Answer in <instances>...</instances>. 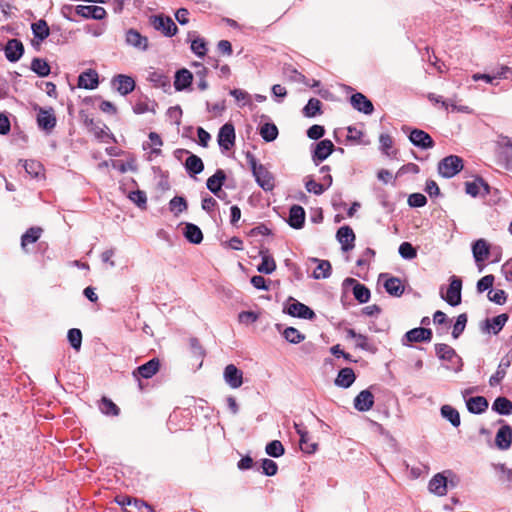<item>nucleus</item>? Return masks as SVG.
Returning a JSON list of instances; mask_svg holds the SVG:
<instances>
[{
  "label": "nucleus",
  "instance_id": "obj_55",
  "mask_svg": "<svg viewBox=\"0 0 512 512\" xmlns=\"http://www.w3.org/2000/svg\"><path fill=\"white\" fill-rule=\"evenodd\" d=\"M67 337L70 345L78 351L82 344V332L77 328H72L68 331Z\"/></svg>",
  "mask_w": 512,
  "mask_h": 512
},
{
  "label": "nucleus",
  "instance_id": "obj_61",
  "mask_svg": "<svg viewBox=\"0 0 512 512\" xmlns=\"http://www.w3.org/2000/svg\"><path fill=\"white\" fill-rule=\"evenodd\" d=\"M488 298L490 301L502 305L507 300V294L504 290L496 289V290H489L488 292Z\"/></svg>",
  "mask_w": 512,
  "mask_h": 512
},
{
  "label": "nucleus",
  "instance_id": "obj_21",
  "mask_svg": "<svg viewBox=\"0 0 512 512\" xmlns=\"http://www.w3.org/2000/svg\"><path fill=\"white\" fill-rule=\"evenodd\" d=\"M160 368V361L157 358H153L145 364L139 366L134 372V376H141L142 378L149 379L153 377Z\"/></svg>",
  "mask_w": 512,
  "mask_h": 512
},
{
  "label": "nucleus",
  "instance_id": "obj_60",
  "mask_svg": "<svg viewBox=\"0 0 512 512\" xmlns=\"http://www.w3.org/2000/svg\"><path fill=\"white\" fill-rule=\"evenodd\" d=\"M129 199L140 208H144L147 203L146 194H145V192H143L141 190H136V191L130 192Z\"/></svg>",
  "mask_w": 512,
  "mask_h": 512
},
{
  "label": "nucleus",
  "instance_id": "obj_23",
  "mask_svg": "<svg viewBox=\"0 0 512 512\" xmlns=\"http://www.w3.org/2000/svg\"><path fill=\"white\" fill-rule=\"evenodd\" d=\"M288 313L293 317H299L303 319L311 320L315 317V313L311 308L298 301H294L289 305Z\"/></svg>",
  "mask_w": 512,
  "mask_h": 512
},
{
  "label": "nucleus",
  "instance_id": "obj_34",
  "mask_svg": "<svg viewBox=\"0 0 512 512\" xmlns=\"http://www.w3.org/2000/svg\"><path fill=\"white\" fill-rule=\"evenodd\" d=\"M467 409L473 414H480L488 408V401L483 396L471 397L466 402Z\"/></svg>",
  "mask_w": 512,
  "mask_h": 512
},
{
  "label": "nucleus",
  "instance_id": "obj_2",
  "mask_svg": "<svg viewBox=\"0 0 512 512\" xmlns=\"http://www.w3.org/2000/svg\"><path fill=\"white\" fill-rule=\"evenodd\" d=\"M463 169V160L456 155L445 157L439 162L438 171L440 175L451 178Z\"/></svg>",
  "mask_w": 512,
  "mask_h": 512
},
{
  "label": "nucleus",
  "instance_id": "obj_3",
  "mask_svg": "<svg viewBox=\"0 0 512 512\" xmlns=\"http://www.w3.org/2000/svg\"><path fill=\"white\" fill-rule=\"evenodd\" d=\"M34 110L37 111V124L38 127L47 132H51L56 126V116L52 107L43 108L38 105L34 106Z\"/></svg>",
  "mask_w": 512,
  "mask_h": 512
},
{
  "label": "nucleus",
  "instance_id": "obj_28",
  "mask_svg": "<svg viewBox=\"0 0 512 512\" xmlns=\"http://www.w3.org/2000/svg\"><path fill=\"white\" fill-rule=\"evenodd\" d=\"M305 222V210L299 205H293L290 208L288 223L295 229L303 227Z\"/></svg>",
  "mask_w": 512,
  "mask_h": 512
},
{
  "label": "nucleus",
  "instance_id": "obj_22",
  "mask_svg": "<svg viewBox=\"0 0 512 512\" xmlns=\"http://www.w3.org/2000/svg\"><path fill=\"white\" fill-rule=\"evenodd\" d=\"M511 362L512 357L509 355H506L501 359L496 372L489 379L490 386L495 387L501 383L507 373V369L511 365Z\"/></svg>",
  "mask_w": 512,
  "mask_h": 512
},
{
  "label": "nucleus",
  "instance_id": "obj_44",
  "mask_svg": "<svg viewBox=\"0 0 512 512\" xmlns=\"http://www.w3.org/2000/svg\"><path fill=\"white\" fill-rule=\"evenodd\" d=\"M441 414L444 418H446L454 427H458L460 425V415L459 412L450 405H443L441 407Z\"/></svg>",
  "mask_w": 512,
  "mask_h": 512
},
{
  "label": "nucleus",
  "instance_id": "obj_33",
  "mask_svg": "<svg viewBox=\"0 0 512 512\" xmlns=\"http://www.w3.org/2000/svg\"><path fill=\"white\" fill-rule=\"evenodd\" d=\"M384 288L388 294L394 297H400L405 290L402 281L397 277H389L384 282Z\"/></svg>",
  "mask_w": 512,
  "mask_h": 512
},
{
  "label": "nucleus",
  "instance_id": "obj_14",
  "mask_svg": "<svg viewBox=\"0 0 512 512\" xmlns=\"http://www.w3.org/2000/svg\"><path fill=\"white\" fill-rule=\"evenodd\" d=\"M113 85L115 86L116 90L121 95H127L131 93L135 89V81L132 77L119 74L115 76L112 80Z\"/></svg>",
  "mask_w": 512,
  "mask_h": 512
},
{
  "label": "nucleus",
  "instance_id": "obj_16",
  "mask_svg": "<svg viewBox=\"0 0 512 512\" xmlns=\"http://www.w3.org/2000/svg\"><path fill=\"white\" fill-rule=\"evenodd\" d=\"M5 56L10 62L18 61L23 53L24 46L22 42L18 39H10L5 46Z\"/></svg>",
  "mask_w": 512,
  "mask_h": 512
},
{
  "label": "nucleus",
  "instance_id": "obj_15",
  "mask_svg": "<svg viewBox=\"0 0 512 512\" xmlns=\"http://www.w3.org/2000/svg\"><path fill=\"white\" fill-rule=\"evenodd\" d=\"M351 105L354 109L364 114H372L374 107L372 102L362 93L357 92L350 98Z\"/></svg>",
  "mask_w": 512,
  "mask_h": 512
},
{
  "label": "nucleus",
  "instance_id": "obj_31",
  "mask_svg": "<svg viewBox=\"0 0 512 512\" xmlns=\"http://www.w3.org/2000/svg\"><path fill=\"white\" fill-rule=\"evenodd\" d=\"M192 80V73L187 69H181L176 72L174 87L177 91H182L191 85Z\"/></svg>",
  "mask_w": 512,
  "mask_h": 512
},
{
  "label": "nucleus",
  "instance_id": "obj_27",
  "mask_svg": "<svg viewBox=\"0 0 512 512\" xmlns=\"http://www.w3.org/2000/svg\"><path fill=\"white\" fill-rule=\"evenodd\" d=\"M334 150V144L331 140L324 139L316 144L313 154L314 161L325 160Z\"/></svg>",
  "mask_w": 512,
  "mask_h": 512
},
{
  "label": "nucleus",
  "instance_id": "obj_11",
  "mask_svg": "<svg viewBox=\"0 0 512 512\" xmlns=\"http://www.w3.org/2000/svg\"><path fill=\"white\" fill-rule=\"evenodd\" d=\"M409 140L413 145L422 149H431L435 145L432 137L421 129H413L410 132Z\"/></svg>",
  "mask_w": 512,
  "mask_h": 512
},
{
  "label": "nucleus",
  "instance_id": "obj_17",
  "mask_svg": "<svg viewBox=\"0 0 512 512\" xmlns=\"http://www.w3.org/2000/svg\"><path fill=\"white\" fill-rule=\"evenodd\" d=\"M99 84L98 73L96 70L88 69L82 72L78 77V87L84 89H95Z\"/></svg>",
  "mask_w": 512,
  "mask_h": 512
},
{
  "label": "nucleus",
  "instance_id": "obj_52",
  "mask_svg": "<svg viewBox=\"0 0 512 512\" xmlns=\"http://www.w3.org/2000/svg\"><path fill=\"white\" fill-rule=\"evenodd\" d=\"M283 337L292 344H298L302 342L305 339V335L300 333L296 328L294 327H287L283 333Z\"/></svg>",
  "mask_w": 512,
  "mask_h": 512
},
{
  "label": "nucleus",
  "instance_id": "obj_56",
  "mask_svg": "<svg viewBox=\"0 0 512 512\" xmlns=\"http://www.w3.org/2000/svg\"><path fill=\"white\" fill-rule=\"evenodd\" d=\"M170 210L176 215L187 209V202L185 198L181 196L173 197L169 202Z\"/></svg>",
  "mask_w": 512,
  "mask_h": 512
},
{
  "label": "nucleus",
  "instance_id": "obj_30",
  "mask_svg": "<svg viewBox=\"0 0 512 512\" xmlns=\"http://www.w3.org/2000/svg\"><path fill=\"white\" fill-rule=\"evenodd\" d=\"M348 338L355 339L356 347L365 351L374 352L375 347L370 343L369 338L366 335L357 333L354 329H346Z\"/></svg>",
  "mask_w": 512,
  "mask_h": 512
},
{
  "label": "nucleus",
  "instance_id": "obj_62",
  "mask_svg": "<svg viewBox=\"0 0 512 512\" xmlns=\"http://www.w3.org/2000/svg\"><path fill=\"white\" fill-rule=\"evenodd\" d=\"M493 283H494V276L492 274H489V275H486L484 277H482L478 282H477V290L478 292H484L486 290H491L492 286H493Z\"/></svg>",
  "mask_w": 512,
  "mask_h": 512
},
{
  "label": "nucleus",
  "instance_id": "obj_59",
  "mask_svg": "<svg viewBox=\"0 0 512 512\" xmlns=\"http://www.w3.org/2000/svg\"><path fill=\"white\" fill-rule=\"evenodd\" d=\"M151 507L141 500L134 498L125 512H149Z\"/></svg>",
  "mask_w": 512,
  "mask_h": 512
},
{
  "label": "nucleus",
  "instance_id": "obj_18",
  "mask_svg": "<svg viewBox=\"0 0 512 512\" xmlns=\"http://www.w3.org/2000/svg\"><path fill=\"white\" fill-rule=\"evenodd\" d=\"M374 405V395L369 390H362L354 399V407L360 412L369 411Z\"/></svg>",
  "mask_w": 512,
  "mask_h": 512
},
{
  "label": "nucleus",
  "instance_id": "obj_43",
  "mask_svg": "<svg viewBox=\"0 0 512 512\" xmlns=\"http://www.w3.org/2000/svg\"><path fill=\"white\" fill-rule=\"evenodd\" d=\"M316 262H318V265L316 269L313 272V277L315 279H325L328 278L331 274V264L328 260H318L315 259Z\"/></svg>",
  "mask_w": 512,
  "mask_h": 512
},
{
  "label": "nucleus",
  "instance_id": "obj_7",
  "mask_svg": "<svg viewBox=\"0 0 512 512\" xmlns=\"http://www.w3.org/2000/svg\"><path fill=\"white\" fill-rule=\"evenodd\" d=\"M226 180V174L222 169H218L212 176L207 179V188L217 197L226 195V192L222 191V186Z\"/></svg>",
  "mask_w": 512,
  "mask_h": 512
},
{
  "label": "nucleus",
  "instance_id": "obj_12",
  "mask_svg": "<svg viewBox=\"0 0 512 512\" xmlns=\"http://www.w3.org/2000/svg\"><path fill=\"white\" fill-rule=\"evenodd\" d=\"M224 379L231 388L237 389L243 384V372L234 364H229L224 369Z\"/></svg>",
  "mask_w": 512,
  "mask_h": 512
},
{
  "label": "nucleus",
  "instance_id": "obj_35",
  "mask_svg": "<svg viewBox=\"0 0 512 512\" xmlns=\"http://www.w3.org/2000/svg\"><path fill=\"white\" fill-rule=\"evenodd\" d=\"M355 373L352 368H343L339 371L335 384L339 387L348 388L355 381Z\"/></svg>",
  "mask_w": 512,
  "mask_h": 512
},
{
  "label": "nucleus",
  "instance_id": "obj_46",
  "mask_svg": "<svg viewBox=\"0 0 512 512\" xmlns=\"http://www.w3.org/2000/svg\"><path fill=\"white\" fill-rule=\"evenodd\" d=\"M31 70L40 77H45L50 73V66L46 60L41 58H34L31 62Z\"/></svg>",
  "mask_w": 512,
  "mask_h": 512
},
{
  "label": "nucleus",
  "instance_id": "obj_42",
  "mask_svg": "<svg viewBox=\"0 0 512 512\" xmlns=\"http://www.w3.org/2000/svg\"><path fill=\"white\" fill-rule=\"evenodd\" d=\"M483 187L486 193H489V186L481 178H478L472 182L465 183L466 193L476 197L480 193V188Z\"/></svg>",
  "mask_w": 512,
  "mask_h": 512
},
{
  "label": "nucleus",
  "instance_id": "obj_26",
  "mask_svg": "<svg viewBox=\"0 0 512 512\" xmlns=\"http://www.w3.org/2000/svg\"><path fill=\"white\" fill-rule=\"evenodd\" d=\"M472 252L477 263L483 262L490 255V245L485 239H478L472 246Z\"/></svg>",
  "mask_w": 512,
  "mask_h": 512
},
{
  "label": "nucleus",
  "instance_id": "obj_37",
  "mask_svg": "<svg viewBox=\"0 0 512 512\" xmlns=\"http://www.w3.org/2000/svg\"><path fill=\"white\" fill-rule=\"evenodd\" d=\"M189 345L191 349V355L197 362V368H200L206 355L205 349L202 347L199 340L195 337L189 339Z\"/></svg>",
  "mask_w": 512,
  "mask_h": 512
},
{
  "label": "nucleus",
  "instance_id": "obj_39",
  "mask_svg": "<svg viewBox=\"0 0 512 512\" xmlns=\"http://www.w3.org/2000/svg\"><path fill=\"white\" fill-rule=\"evenodd\" d=\"M492 409L501 415L512 413V402L506 397H498L494 400Z\"/></svg>",
  "mask_w": 512,
  "mask_h": 512
},
{
  "label": "nucleus",
  "instance_id": "obj_58",
  "mask_svg": "<svg viewBox=\"0 0 512 512\" xmlns=\"http://www.w3.org/2000/svg\"><path fill=\"white\" fill-rule=\"evenodd\" d=\"M399 254L404 259H414L417 256L416 249L409 242H403L399 246Z\"/></svg>",
  "mask_w": 512,
  "mask_h": 512
},
{
  "label": "nucleus",
  "instance_id": "obj_53",
  "mask_svg": "<svg viewBox=\"0 0 512 512\" xmlns=\"http://www.w3.org/2000/svg\"><path fill=\"white\" fill-rule=\"evenodd\" d=\"M497 144L501 149H503V153L507 160L512 162V138L500 135Z\"/></svg>",
  "mask_w": 512,
  "mask_h": 512
},
{
  "label": "nucleus",
  "instance_id": "obj_54",
  "mask_svg": "<svg viewBox=\"0 0 512 512\" xmlns=\"http://www.w3.org/2000/svg\"><path fill=\"white\" fill-rule=\"evenodd\" d=\"M265 451L269 456L278 458L284 454L285 449L280 441L273 440L266 445Z\"/></svg>",
  "mask_w": 512,
  "mask_h": 512
},
{
  "label": "nucleus",
  "instance_id": "obj_36",
  "mask_svg": "<svg viewBox=\"0 0 512 512\" xmlns=\"http://www.w3.org/2000/svg\"><path fill=\"white\" fill-rule=\"evenodd\" d=\"M347 282L353 283V295L360 303H366L370 299V290L363 284L357 282L355 279L348 278Z\"/></svg>",
  "mask_w": 512,
  "mask_h": 512
},
{
  "label": "nucleus",
  "instance_id": "obj_64",
  "mask_svg": "<svg viewBox=\"0 0 512 512\" xmlns=\"http://www.w3.org/2000/svg\"><path fill=\"white\" fill-rule=\"evenodd\" d=\"M427 203V198L421 193H413L408 197V204L411 207H423Z\"/></svg>",
  "mask_w": 512,
  "mask_h": 512
},
{
  "label": "nucleus",
  "instance_id": "obj_32",
  "mask_svg": "<svg viewBox=\"0 0 512 512\" xmlns=\"http://www.w3.org/2000/svg\"><path fill=\"white\" fill-rule=\"evenodd\" d=\"M43 233V229L41 227H31L29 228L21 237V248L25 252H27V246L29 244H33L39 240Z\"/></svg>",
  "mask_w": 512,
  "mask_h": 512
},
{
  "label": "nucleus",
  "instance_id": "obj_45",
  "mask_svg": "<svg viewBox=\"0 0 512 512\" xmlns=\"http://www.w3.org/2000/svg\"><path fill=\"white\" fill-rule=\"evenodd\" d=\"M84 124L86 128L92 132L97 138L101 139L106 135L104 130L105 125L101 126V122L95 121L93 118L86 117L84 119Z\"/></svg>",
  "mask_w": 512,
  "mask_h": 512
},
{
  "label": "nucleus",
  "instance_id": "obj_41",
  "mask_svg": "<svg viewBox=\"0 0 512 512\" xmlns=\"http://www.w3.org/2000/svg\"><path fill=\"white\" fill-rule=\"evenodd\" d=\"M185 167L188 172L193 174H199L204 169L203 161L197 155L191 154L185 161Z\"/></svg>",
  "mask_w": 512,
  "mask_h": 512
},
{
  "label": "nucleus",
  "instance_id": "obj_19",
  "mask_svg": "<svg viewBox=\"0 0 512 512\" xmlns=\"http://www.w3.org/2000/svg\"><path fill=\"white\" fill-rule=\"evenodd\" d=\"M76 13L84 18H92L95 20H102L106 17V10L101 6L79 5L76 8Z\"/></svg>",
  "mask_w": 512,
  "mask_h": 512
},
{
  "label": "nucleus",
  "instance_id": "obj_49",
  "mask_svg": "<svg viewBox=\"0 0 512 512\" xmlns=\"http://www.w3.org/2000/svg\"><path fill=\"white\" fill-rule=\"evenodd\" d=\"M260 135L267 142L274 141L278 136V128L273 123H265L260 128Z\"/></svg>",
  "mask_w": 512,
  "mask_h": 512
},
{
  "label": "nucleus",
  "instance_id": "obj_20",
  "mask_svg": "<svg viewBox=\"0 0 512 512\" xmlns=\"http://www.w3.org/2000/svg\"><path fill=\"white\" fill-rule=\"evenodd\" d=\"M447 478L442 473H437L429 481L428 489L437 496H444L447 493Z\"/></svg>",
  "mask_w": 512,
  "mask_h": 512
},
{
  "label": "nucleus",
  "instance_id": "obj_4",
  "mask_svg": "<svg viewBox=\"0 0 512 512\" xmlns=\"http://www.w3.org/2000/svg\"><path fill=\"white\" fill-rule=\"evenodd\" d=\"M151 24L154 29L161 31L165 36L171 37L174 36L178 28L174 21L168 17L163 15H156L150 18Z\"/></svg>",
  "mask_w": 512,
  "mask_h": 512
},
{
  "label": "nucleus",
  "instance_id": "obj_13",
  "mask_svg": "<svg viewBox=\"0 0 512 512\" xmlns=\"http://www.w3.org/2000/svg\"><path fill=\"white\" fill-rule=\"evenodd\" d=\"M512 443V428L508 424L502 425L496 433L495 445L500 450H507Z\"/></svg>",
  "mask_w": 512,
  "mask_h": 512
},
{
  "label": "nucleus",
  "instance_id": "obj_50",
  "mask_svg": "<svg viewBox=\"0 0 512 512\" xmlns=\"http://www.w3.org/2000/svg\"><path fill=\"white\" fill-rule=\"evenodd\" d=\"M435 351L440 359L447 361H451L456 356L455 350L451 346L444 343L436 344Z\"/></svg>",
  "mask_w": 512,
  "mask_h": 512
},
{
  "label": "nucleus",
  "instance_id": "obj_1",
  "mask_svg": "<svg viewBox=\"0 0 512 512\" xmlns=\"http://www.w3.org/2000/svg\"><path fill=\"white\" fill-rule=\"evenodd\" d=\"M246 160L257 184L265 191L273 190L275 180L272 173L262 164H258L256 157L251 152L246 153Z\"/></svg>",
  "mask_w": 512,
  "mask_h": 512
},
{
  "label": "nucleus",
  "instance_id": "obj_38",
  "mask_svg": "<svg viewBox=\"0 0 512 512\" xmlns=\"http://www.w3.org/2000/svg\"><path fill=\"white\" fill-rule=\"evenodd\" d=\"M184 235L186 239L193 244H199L203 240L202 231L198 226L192 223L186 224Z\"/></svg>",
  "mask_w": 512,
  "mask_h": 512
},
{
  "label": "nucleus",
  "instance_id": "obj_5",
  "mask_svg": "<svg viewBox=\"0 0 512 512\" xmlns=\"http://www.w3.org/2000/svg\"><path fill=\"white\" fill-rule=\"evenodd\" d=\"M462 280L457 276H452L446 295L442 298L451 306H457L461 303Z\"/></svg>",
  "mask_w": 512,
  "mask_h": 512
},
{
  "label": "nucleus",
  "instance_id": "obj_8",
  "mask_svg": "<svg viewBox=\"0 0 512 512\" xmlns=\"http://www.w3.org/2000/svg\"><path fill=\"white\" fill-rule=\"evenodd\" d=\"M294 428L300 437V449L308 454L314 453L318 445L317 443L311 442V437L307 429L302 424L298 423H294Z\"/></svg>",
  "mask_w": 512,
  "mask_h": 512
},
{
  "label": "nucleus",
  "instance_id": "obj_25",
  "mask_svg": "<svg viewBox=\"0 0 512 512\" xmlns=\"http://www.w3.org/2000/svg\"><path fill=\"white\" fill-rule=\"evenodd\" d=\"M259 255L261 256V263L257 266V271L259 273L271 274L276 270V262L274 258L269 254L268 249H261L259 251Z\"/></svg>",
  "mask_w": 512,
  "mask_h": 512
},
{
  "label": "nucleus",
  "instance_id": "obj_47",
  "mask_svg": "<svg viewBox=\"0 0 512 512\" xmlns=\"http://www.w3.org/2000/svg\"><path fill=\"white\" fill-rule=\"evenodd\" d=\"M428 99L433 103H441L444 109H448L452 107L453 110L461 111V112H469V108L467 106H457L456 104L443 100L441 96L436 95L434 93L428 94Z\"/></svg>",
  "mask_w": 512,
  "mask_h": 512
},
{
  "label": "nucleus",
  "instance_id": "obj_29",
  "mask_svg": "<svg viewBox=\"0 0 512 512\" xmlns=\"http://www.w3.org/2000/svg\"><path fill=\"white\" fill-rule=\"evenodd\" d=\"M507 320H508V315L505 313L497 315L491 319L488 318L485 320L484 331L487 333L492 332L494 334H497L502 330V328L505 325V323L507 322Z\"/></svg>",
  "mask_w": 512,
  "mask_h": 512
},
{
  "label": "nucleus",
  "instance_id": "obj_48",
  "mask_svg": "<svg viewBox=\"0 0 512 512\" xmlns=\"http://www.w3.org/2000/svg\"><path fill=\"white\" fill-rule=\"evenodd\" d=\"M99 409L102 413L111 416H117L120 413L119 407L109 398L102 397L99 405Z\"/></svg>",
  "mask_w": 512,
  "mask_h": 512
},
{
  "label": "nucleus",
  "instance_id": "obj_63",
  "mask_svg": "<svg viewBox=\"0 0 512 512\" xmlns=\"http://www.w3.org/2000/svg\"><path fill=\"white\" fill-rule=\"evenodd\" d=\"M191 50L198 56L203 57L206 54V43L204 39L197 38L191 43Z\"/></svg>",
  "mask_w": 512,
  "mask_h": 512
},
{
  "label": "nucleus",
  "instance_id": "obj_6",
  "mask_svg": "<svg viewBox=\"0 0 512 512\" xmlns=\"http://www.w3.org/2000/svg\"><path fill=\"white\" fill-rule=\"evenodd\" d=\"M218 144L224 150H230L235 144V129L233 124H224L218 133Z\"/></svg>",
  "mask_w": 512,
  "mask_h": 512
},
{
  "label": "nucleus",
  "instance_id": "obj_57",
  "mask_svg": "<svg viewBox=\"0 0 512 512\" xmlns=\"http://www.w3.org/2000/svg\"><path fill=\"white\" fill-rule=\"evenodd\" d=\"M467 323V315L465 313L460 314L453 326L452 336L457 339L464 331Z\"/></svg>",
  "mask_w": 512,
  "mask_h": 512
},
{
  "label": "nucleus",
  "instance_id": "obj_51",
  "mask_svg": "<svg viewBox=\"0 0 512 512\" xmlns=\"http://www.w3.org/2000/svg\"><path fill=\"white\" fill-rule=\"evenodd\" d=\"M321 107L322 103L319 99L311 98L303 108V113L306 117H314L321 114Z\"/></svg>",
  "mask_w": 512,
  "mask_h": 512
},
{
  "label": "nucleus",
  "instance_id": "obj_10",
  "mask_svg": "<svg viewBox=\"0 0 512 512\" xmlns=\"http://www.w3.org/2000/svg\"><path fill=\"white\" fill-rule=\"evenodd\" d=\"M336 238L341 244V249L345 252L354 248L355 234L350 226H342L336 233Z\"/></svg>",
  "mask_w": 512,
  "mask_h": 512
},
{
  "label": "nucleus",
  "instance_id": "obj_9",
  "mask_svg": "<svg viewBox=\"0 0 512 512\" xmlns=\"http://www.w3.org/2000/svg\"><path fill=\"white\" fill-rule=\"evenodd\" d=\"M125 40L128 45L140 51H146L149 46L148 38L133 28L126 31Z\"/></svg>",
  "mask_w": 512,
  "mask_h": 512
},
{
  "label": "nucleus",
  "instance_id": "obj_24",
  "mask_svg": "<svg viewBox=\"0 0 512 512\" xmlns=\"http://www.w3.org/2000/svg\"><path fill=\"white\" fill-rule=\"evenodd\" d=\"M405 337L408 342H429L432 339V330L423 327L414 328L408 331Z\"/></svg>",
  "mask_w": 512,
  "mask_h": 512
},
{
  "label": "nucleus",
  "instance_id": "obj_40",
  "mask_svg": "<svg viewBox=\"0 0 512 512\" xmlns=\"http://www.w3.org/2000/svg\"><path fill=\"white\" fill-rule=\"evenodd\" d=\"M32 32L36 38L40 41L45 40L50 35V29L47 22L43 19L38 20L37 22L31 25Z\"/></svg>",
  "mask_w": 512,
  "mask_h": 512
}]
</instances>
